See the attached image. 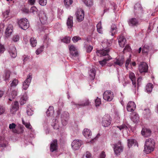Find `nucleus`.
I'll list each match as a JSON object with an SVG mask.
<instances>
[{"label":"nucleus","mask_w":158,"mask_h":158,"mask_svg":"<svg viewBox=\"0 0 158 158\" xmlns=\"http://www.w3.org/2000/svg\"><path fill=\"white\" fill-rule=\"evenodd\" d=\"M18 24L21 28L26 30L29 27V22L28 20L26 19H22L18 21Z\"/></svg>","instance_id":"f257e3e1"},{"label":"nucleus","mask_w":158,"mask_h":158,"mask_svg":"<svg viewBox=\"0 0 158 158\" xmlns=\"http://www.w3.org/2000/svg\"><path fill=\"white\" fill-rule=\"evenodd\" d=\"M111 118L110 116L108 114L104 115L102 118V125L105 127L109 126L111 123Z\"/></svg>","instance_id":"f03ea898"},{"label":"nucleus","mask_w":158,"mask_h":158,"mask_svg":"<svg viewBox=\"0 0 158 158\" xmlns=\"http://www.w3.org/2000/svg\"><path fill=\"white\" fill-rule=\"evenodd\" d=\"M114 98L113 93L110 90H107L105 91L103 94V99L107 101H110Z\"/></svg>","instance_id":"7ed1b4c3"},{"label":"nucleus","mask_w":158,"mask_h":158,"mask_svg":"<svg viewBox=\"0 0 158 158\" xmlns=\"http://www.w3.org/2000/svg\"><path fill=\"white\" fill-rule=\"evenodd\" d=\"M153 46L151 44H145L142 48L143 53H151L153 52Z\"/></svg>","instance_id":"20e7f679"},{"label":"nucleus","mask_w":158,"mask_h":158,"mask_svg":"<svg viewBox=\"0 0 158 158\" xmlns=\"http://www.w3.org/2000/svg\"><path fill=\"white\" fill-rule=\"evenodd\" d=\"M75 15L77 19L78 22H80L83 20L85 14L84 10L82 9L79 8L78 9Z\"/></svg>","instance_id":"39448f33"},{"label":"nucleus","mask_w":158,"mask_h":158,"mask_svg":"<svg viewBox=\"0 0 158 158\" xmlns=\"http://www.w3.org/2000/svg\"><path fill=\"white\" fill-rule=\"evenodd\" d=\"M69 117V114L68 112L64 111L62 113L61 119V123L63 125L65 126L67 124Z\"/></svg>","instance_id":"423d86ee"},{"label":"nucleus","mask_w":158,"mask_h":158,"mask_svg":"<svg viewBox=\"0 0 158 158\" xmlns=\"http://www.w3.org/2000/svg\"><path fill=\"white\" fill-rule=\"evenodd\" d=\"M82 144V141L79 139L74 140L71 143V146L72 148L75 150H78Z\"/></svg>","instance_id":"0eeeda50"},{"label":"nucleus","mask_w":158,"mask_h":158,"mask_svg":"<svg viewBox=\"0 0 158 158\" xmlns=\"http://www.w3.org/2000/svg\"><path fill=\"white\" fill-rule=\"evenodd\" d=\"M72 103V105H74L75 107L79 108L88 106L90 103V102L89 101V99H85L82 101L81 103L77 104L74 102Z\"/></svg>","instance_id":"6e6552de"},{"label":"nucleus","mask_w":158,"mask_h":158,"mask_svg":"<svg viewBox=\"0 0 158 158\" xmlns=\"http://www.w3.org/2000/svg\"><path fill=\"white\" fill-rule=\"evenodd\" d=\"M114 151L116 155H119L120 153L123 151V147L121 145L120 142L114 145Z\"/></svg>","instance_id":"1a4fd4ad"},{"label":"nucleus","mask_w":158,"mask_h":158,"mask_svg":"<svg viewBox=\"0 0 158 158\" xmlns=\"http://www.w3.org/2000/svg\"><path fill=\"white\" fill-rule=\"evenodd\" d=\"M148 68V66L146 63L142 62L139 64L138 69L139 72L142 73L147 72Z\"/></svg>","instance_id":"9d476101"},{"label":"nucleus","mask_w":158,"mask_h":158,"mask_svg":"<svg viewBox=\"0 0 158 158\" xmlns=\"http://www.w3.org/2000/svg\"><path fill=\"white\" fill-rule=\"evenodd\" d=\"M39 18L41 23L44 24L47 22L48 17L44 11H41L39 14Z\"/></svg>","instance_id":"9b49d317"},{"label":"nucleus","mask_w":158,"mask_h":158,"mask_svg":"<svg viewBox=\"0 0 158 158\" xmlns=\"http://www.w3.org/2000/svg\"><path fill=\"white\" fill-rule=\"evenodd\" d=\"M57 140L56 139L53 140L51 143L50 150L51 152H56L58 148V144Z\"/></svg>","instance_id":"f8f14e48"},{"label":"nucleus","mask_w":158,"mask_h":158,"mask_svg":"<svg viewBox=\"0 0 158 158\" xmlns=\"http://www.w3.org/2000/svg\"><path fill=\"white\" fill-rule=\"evenodd\" d=\"M31 79L32 77L31 75H28L26 79L23 83V89L25 90L27 89L31 82Z\"/></svg>","instance_id":"ddd939ff"},{"label":"nucleus","mask_w":158,"mask_h":158,"mask_svg":"<svg viewBox=\"0 0 158 158\" xmlns=\"http://www.w3.org/2000/svg\"><path fill=\"white\" fill-rule=\"evenodd\" d=\"M69 49L70 51V54L71 56H77L78 53L76 48L73 45L69 46Z\"/></svg>","instance_id":"4468645a"},{"label":"nucleus","mask_w":158,"mask_h":158,"mask_svg":"<svg viewBox=\"0 0 158 158\" xmlns=\"http://www.w3.org/2000/svg\"><path fill=\"white\" fill-rule=\"evenodd\" d=\"M109 51V49L108 48L106 49H103L101 50H98L96 52V53L98 56L101 57L108 55Z\"/></svg>","instance_id":"2eb2a0df"},{"label":"nucleus","mask_w":158,"mask_h":158,"mask_svg":"<svg viewBox=\"0 0 158 158\" xmlns=\"http://www.w3.org/2000/svg\"><path fill=\"white\" fill-rule=\"evenodd\" d=\"M135 108L136 105L133 102H129L127 105V109L128 111H133L135 110Z\"/></svg>","instance_id":"dca6fc26"},{"label":"nucleus","mask_w":158,"mask_h":158,"mask_svg":"<svg viewBox=\"0 0 158 158\" xmlns=\"http://www.w3.org/2000/svg\"><path fill=\"white\" fill-rule=\"evenodd\" d=\"M9 52L10 56L13 58H15L17 56V51L15 47L12 46L10 48Z\"/></svg>","instance_id":"f3484780"},{"label":"nucleus","mask_w":158,"mask_h":158,"mask_svg":"<svg viewBox=\"0 0 158 158\" xmlns=\"http://www.w3.org/2000/svg\"><path fill=\"white\" fill-rule=\"evenodd\" d=\"M118 42L120 47L123 48L126 43V39L122 35L120 36L118 39Z\"/></svg>","instance_id":"a211bd4d"},{"label":"nucleus","mask_w":158,"mask_h":158,"mask_svg":"<svg viewBox=\"0 0 158 158\" xmlns=\"http://www.w3.org/2000/svg\"><path fill=\"white\" fill-rule=\"evenodd\" d=\"M129 77L132 82V84L135 88L136 86V77L135 74L132 72H129Z\"/></svg>","instance_id":"6ab92c4d"},{"label":"nucleus","mask_w":158,"mask_h":158,"mask_svg":"<svg viewBox=\"0 0 158 158\" xmlns=\"http://www.w3.org/2000/svg\"><path fill=\"white\" fill-rule=\"evenodd\" d=\"M83 134L84 136L87 139L91 138L92 134L90 130L87 128L84 129L83 131Z\"/></svg>","instance_id":"aec40b11"},{"label":"nucleus","mask_w":158,"mask_h":158,"mask_svg":"<svg viewBox=\"0 0 158 158\" xmlns=\"http://www.w3.org/2000/svg\"><path fill=\"white\" fill-rule=\"evenodd\" d=\"M13 26L11 24H9L5 31L6 36L7 37H9L12 32Z\"/></svg>","instance_id":"412c9836"},{"label":"nucleus","mask_w":158,"mask_h":158,"mask_svg":"<svg viewBox=\"0 0 158 158\" xmlns=\"http://www.w3.org/2000/svg\"><path fill=\"white\" fill-rule=\"evenodd\" d=\"M151 130L147 128H143L141 131L142 135L145 137H148L151 135Z\"/></svg>","instance_id":"4be33fe9"},{"label":"nucleus","mask_w":158,"mask_h":158,"mask_svg":"<svg viewBox=\"0 0 158 158\" xmlns=\"http://www.w3.org/2000/svg\"><path fill=\"white\" fill-rule=\"evenodd\" d=\"M128 141V146L129 148H130L132 146H137L138 147V145L137 143L136 140L133 139H128L127 140Z\"/></svg>","instance_id":"5701e85b"},{"label":"nucleus","mask_w":158,"mask_h":158,"mask_svg":"<svg viewBox=\"0 0 158 158\" xmlns=\"http://www.w3.org/2000/svg\"><path fill=\"white\" fill-rule=\"evenodd\" d=\"M19 108V103L18 102L15 101L12 105V108L10 109V112L12 114H14L18 110Z\"/></svg>","instance_id":"b1692460"},{"label":"nucleus","mask_w":158,"mask_h":158,"mask_svg":"<svg viewBox=\"0 0 158 158\" xmlns=\"http://www.w3.org/2000/svg\"><path fill=\"white\" fill-rule=\"evenodd\" d=\"M128 23L130 26H136L139 24L138 21L135 18H132L129 19Z\"/></svg>","instance_id":"393cba45"},{"label":"nucleus","mask_w":158,"mask_h":158,"mask_svg":"<svg viewBox=\"0 0 158 158\" xmlns=\"http://www.w3.org/2000/svg\"><path fill=\"white\" fill-rule=\"evenodd\" d=\"M124 62V58L123 56L121 57H119L117 59H116V60L114 62V63L115 65H118L119 66H121L123 64Z\"/></svg>","instance_id":"a878e982"},{"label":"nucleus","mask_w":158,"mask_h":158,"mask_svg":"<svg viewBox=\"0 0 158 158\" xmlns=\"http://www.w3.org/2000/svg\"><path fill=\"white\" fill-rule=\"evenodd\" d=\"M73 17L71 16L69 17L67 21V25L69 29L72 28L73 26Z\"/></svg>","instance_id":"bb28decb"},{"label":"nucleus","mask_w":158,"mask_h":158,"mask_svg":"<svg viewBox=\"0 0 158 158\" xmlns=\"http://www.w3.org/2000/svg\"><path fill=\"white\" fill-rule=\"evenodd\" d=\"M16 127V124L14 123H12L10 124L9 125V128L10 129H12V131L13 132L15 133L19 134L22 133L23 132V131H22L21 132H19L17 131L15 128Z\"/></svg>","instance_id":"cd10ccee"},{"label":"nucleus","mask_w":158,"mask_h":158,"mask_svg":"<svg viewBox=\"0 0 158 158\" xmlns=\"http://www.w3.org/2000/svg\"><path fill=\"white\" fill-rule=\"evenodd\" d=\"M155 144L154 141L153 139H148L146 140L145 145L150 146V147H154Z\"/></svg>","instance_id":"c85d7f7f"},{"label":"nucleus","mask_w":158,"mask_h":158,"mask_svg":"<svg viewBox=\"0 0 158 158\" xmlns=\"http://www.w3.org/2000/svg\"><path fill=\"white\" fill-rule=\"evenodd\" d=\"M47 115L48 117H51L53 116L54 114L53 107L52 106H50L46 112Z\"/></svg>","instance_id":"c756f323"},{"label":"nucleus","mask_w":158,"mask_h":158,"mask_svg":"<svg viewBox=\"0 0 158 158\" xmlns=\"http://www.w3.org/2000/svg\"><path fill=\"white\" fill-rule=\"evenodd\" d=\"M115 127L118 129L120 131H123V130H126L128 129V124L127 123H123L120 126H116Z\"/></svg>","instance_id":"7c9ffc66"},{"label":"nucleus","mask_w":158,"mask_h":158,"mask_svg":"<svg viewBox=\"0 0 158 158\" xmlns=\"http://www.w3.org/2000/svg\"><path fill=\"white\" fill-rule=\"evenodd\" d=\"M27 94L25 93L21 97L20 100V103L21 105H23L26 103L27 100Z\"/></svg>","instance_id":"2f4dec72"},{"label":"nucleus","mask_w":158,"mask_h":158,"mask_svg":"<svg viewBox=\"0 0 158 158\" xmlns=\"http://www.w3.org/2000/svg\"><path fill=\"white\" fill-rule=\"evenodd\" d=\"M154 150V147H150V146H147L145 145L144 151L147 153L148 154Z\"/></svg>","instance_id":"473e14b6"},{"label":"nucleus","mask_w":158,"mask_h":158,"mask_svg":"<svg viewBox=\"0 0 158 158\" xmlns=\"http://www.w3.org/2000/svg\"><path fill=\"white\" fill-rule=\"evenodd\" d=\"M52 126L54 129H58L59 128V125L58 123V121L56 119H54L52 120Z\"/></svg>","instance_id":"72a5a7b5"},{"label":"nucleus","mask_w":158,"mask_h":158,"mask_svg":"<svg viewBox=\"0 0 158 158\" xmlns=\"http://www.w3.org/2000/svg\"><path fill=\"white\" fill-rule=\"evenodd\" d=\"M134 8L136 12H140L142 11V8L140 4L139 3H138L135 4Z\"/></svg>","instance_id":"f704fd0d"},{"label":"nucleus","mask_w":158,"mask_h":158,"mask_svg":"<svg viewBox=\"0 0 158 158\" xmlns=\"http://www.w3.org/2000/svg\"><path fill=\"white\" fill-rule=\"evenodd\" d=\"M131 119L134 123H137L139 120V115L137 114L133 113Z\"/></svg>","instance_id":"c9c22d12"},{"label":"nucleus","mask_w":158,"mask_h":158,"mask_svg":"<svg viewBox=\"0 0 158 158\" xmlns=\"http://www.w3.org/2000/svg\"><path fill=\"white\" fill-rule=\"evenodd\" d=\"M10 73L9 71H6L5 75L3 76V80L6 82L8 81L10 76Z\"/></svg>","instance_id":"e433bc0d"},{"label":"nucleus","mask_w":158,"mask_h":158,"mask_svg":"<svg viewBox=\"0 0 158 158\" xmlns=\"http://www.w3.org/2000/svg\"><path fill=\"white\" fill-rule=\"evenodd\" d=\"M143 114L144 116L146 118H148L150 116V111L149 109L146 108L144 109L143 112Z\"/></svg>","instance_id":"4c0bfd02"},{"label":"nucleus","mask_w":158,"mask_h":158,"mask_svg":"<svg viewBox=\"0 0 158 158\" xmlns=\"http://www.w3.org/2000/svg\"><path fill=\"white\" fill-rule=\"evenodd\" d=\"M152 84L151 83H149L146 85V91L147 93H150L152 91Z\"/></svg>","instance_id":"58836bf2"},{"label":"nucleus","mask_w":158,"mask_h":158,"mask_svg":"<svg viewBox=\"0 0 158 158\" xmlns=\"http://www.w3.org/2000/svg\"><path fill=\"white\" fill-rule=\"evenodd\" d=\"M89 76L91 77V79L94 80L96 74L95 70L94 69H92L90 70L89 72Z\"/></svg>","instance_id":"ea45409f"},{"label":"nucleus","mask_w":158,"mask_h":158,"mask_svg":"<svg viewBox=\"0 0 158 158\" xmlns=\"http://www.w3.org/2000/svg\"><path fill=\"white\" fill-rule=\"evenodd\" d=\"M30 44L32 47H34L36 46L37 44V40L34 37L31 38L30 40Z\"/></svg>","instance_id":"a19ab883"},{"label":"nucleus","mask_w":158,"mask_h":158,"mask_svg":"<svg viewBox=\"0 0 158 158\" xmlns=\"http://www.w3.org/2000/svg\"><path fill=\"white\" fill-rule=\"evenodd\" d=\"M111 35L113 36L117 32V27L115 24H112L111 27Z\"/></svg>","instance_id":"79ce46f5"},{"label":"nucleus","mask_w":158,"mask_h":158,"mask_svg":"<svg viewBox=\"0 0 158 158\" xmlns=\"http://www.w3.org/2000/svg\"><path fill=\"white\" fill-rule=\"evenodd\" d=\"M111 59V58L110 57L108 56V58H105L102 61H99V62L102 66H103L106 64L107 63V61H109Z\"/></svg>","instance_id":"37998d69"},{"label":"nucleus","mask_w":158,"mask_h":158,"mask_svg":"<svg viewBox=\"0 0 158 158\" xmlns=\"http://www.w3.org/2000/svg\"><path fill=\"white\" fill-rule=\"evenodd\" d=\"M110 44L111 41L110 40L105 39L102 42V46L105 48L106 47V46L107 47L110 46Z\"/></svg>","instance_id":"c03bdc74"},{"label":"nucleus","mask_w":158,"mask_h":158,"mask_svg":"<svg viewBox=\"0 0 158 158\" xmlns=\"http://www.w3.org/2000/svg\"><path fill=\"white\" fill-rule=\"evenodd\" d=\"M85 4L87 6H91L93 5L92 0H82Z\"/></svg>","instance_id":"a18cd8bd"},{"label":"nucleus","mask_w":158,"mask_h":158,"mask_svg":"<svg viewBox=\"0 0 158 158\" xmlns=\"http://www.w3.org/2000/svg\"><path fill=\"white\" fill-rule=\"evenodd\" d=\"M73 2V0H64V5L67 8L71 5Z\"/></svg>","instance_id":"49530a36"},{"label":"nucleus","mask_w":158,"mask_h":158,"mask_svg":"<svg viewBox=\"0 0 158 158\" xmlns=\"http://www.w3.org/2000/svg\"><path fill=\"white\" fill-rule=\"evenodd\" d=\"M22 119L23 124L26 127L27 129H31L32 128V127L29 122H25L23 120V118H22Z\"/></svg>","instance_id":"de8ad7c7"},{"label":"nucleus","mask_w":158,"mask_h":158,"mask_svg":"<svg viewBox=\"0 0 158 158\" xmlns=\"http://www.w3.org/2000/svg\"><path fill=\"white\" fill-rule=\"evenodd\" d=\"M19 81L18 79H15L10 84V87H16L18 84Z\"/></svg>","instance_id":"09e8293b"},{"label":"nucleus","mask_w":158,"mask_h":158,"mask_svg":"<svg viewBox=\"0 0 158 158\" xmlns=\"http://www.w3.org/2000/svg\"><path fill=\"white\" fill-rule=\"evenodd\" d=\"M17 92L16 90H13L12 91L11 95L12 96V99L11 98H9V100L10 101H11L12 100V99H13L15 98L16 96L17 95Z\"/></svg>","instance_id":"8fccbe9b"},{"label":"nucleus","mask_w":158,"mask_h":158,"mask_svg":"<svg viewBox=\"0 0 158 158\" xmlns=\"http://www.w3.org/2000/svg\"><path fill=\"white\" fill-rule=\"evenodd\" d=\"M44 48V46L42 45L38 49L35 51V53L37 55H39L43 51Z\"/></svg>","instance_id":"3c124183"},{"label":"nucleus","mask_w":158,"mask_h":158,"mask_svg":"<svg viewBox=\"0 0 158 158\" xmlns=\"http://www.w3.org/2000/svg\"><path fill=\"white\" fill-rule=\"evenodd\" d=\"M12 40L14 42H17L18 41L19 39V35H14L12 38Z\"/></svg>","instance_id":"603ef678"},{"label":"nucleus","mask_w":158,"mask_h":158,"mask_svg":"<svg viewBox=\"0 0 158 158\" xmlns=\"http://www.w3.org/2000/svg\"><path fill=\"white\" fill-rule=\"evenodd\" d=\"M71 38L69 37H65L62 40V41L64 43L68 44L70 42Z\"/></svg>","instance_id":"864d4df0"},{"label":"nucleus","mask_w":158,"mask_h":158,"mask_svg":"<svg viewBox=\"0 0 158 158\" xmlns=\"http://www.w3.org/2000/svg\"><path fill=\"white\" fill-rule=\"evenodd\" d=\"M37 10H38L36 7L33 6L31 8L30 10V12L31 13H32L34 14L36 13Z\"/></svg>","instance_id":"5fc2aeb1"},{"label":"nucleus","mask_w":158,"mask_h":158,"mask_svg":"<svg viewBox=\"0 0 158 158\" xmlns=\"http://www.w3.org/2000/svg\"><path fill=\"white\" fill-rule=\"evenodd\" d=\"M27 113L29 116H31L33 114V112L31 109L28 107L27 108Z\"/></svg>","instance_id":"6e6d98bb"},{"label":"nucleus","mask_w":158,"mask_h":158,"mask_svg":"<svg viewBox=\"0 0 158 158\" xmlns=\"http://www.w3.org/2000/svg\"><path fill=\"white\" fill-rule=\"evenodd\" d=\"M39 4L42 6H44L47 3V0H39Z\"/></svg>","instance_id":"4d7b16f0"},{"label":"nucleus","mask_w":158,"mask_h":158,"mask_svg":"<svg viewBox=\"0 0 158 158\" xmlns=\"http://www.w3.org/2000/svg\"><path fill=\"white\" fill-rule=\"evenodd\" d=\"M95 103L96 106H99L101 104V99L97 97L95 100Z\"/></svg>","instance_id":"13d9d810"},{"label":"nucleus","mask_w":158,"mask_h":158,"mask_svg":"<svg viewBox=\"0 0 158 158\" xmlns=\"http://www.w3.org/2000/svg\"><path fill=\"white\" fill-rule=\"evenodd\" d=\"M5 111V108L3 106L0 105V115L3 114Z\"/></svg>","instance_id":"bf43d9fd"},{"label":"nucleus","mask_w":158,"mask_h":158,"mask_svg":"<svg viewBox=\"0 0 158 158\" xmlns=\"http://www.w3.org/2000/svg\"><path fill=\"white\" fill-rule=\"evenodd\" d=\"M81 40V38L79 36H74L72 39V40L74 43H76L78 41Z\"/></svg>","instance_id":"052dcab7"},{"label":"nucleus","mask_w":158,"mask_h":158,"mask_svg":"<svg viewBox=\"0 0 158 158\" xmlns=\"http://www.w3.org/2000/svg\"><path fill=\"white\" fill-rule=\"evenodd\" d=\"M131 59L130 58L128 59L126 61L125 64V67L127 69H128V66L130 63Z\"/></svg>","instance_id":"680f3d73"},{"label":"nucleus","mask_w":158,"mask_h":158,"mask_svg":"<svg viewBox=\"0 0 158 158\" xmlns=\"http://www.w3.org/2000/svg\"><path fill=\"white\" fill-rule=\"evenodd\" d=\"M30 59V56H28L24 55L23 56V60L24 62H25L27 61Z\"/></svg>","instance_id":"e2e57ef3"},{"label":"nucleus","mask_w":158,"mask_h":158,"mask_svg":"<svg viewBox=\"0 0 158 158\" xmlns=\"http://www.w3.org/2000/svg\"><path fill=\"white\" fill-rule=\"evenodd\" d=\"M93 47L92 46L89 45L88 46V47L87 48V52H90L93 49Z\"/></svg>","instance_id":"0e129e2a"},{"label":"nucleus","mask_w":158,"mask_h":158,"mask_svg":"<svg viewBox=\"0 0 158 158\" xmlns=\"http://www.w3.org/2000/svg\"><path fill=\"white\" fill-rule=\"evenodd\" d=\"M106 157V154L105 152H102L100 154L98 158H105Z\"/></svg>","instance_id":"69168bd1"},{"label":"nucleus","mask_w":158,"mask_h":158,"mask_svg":"<svg viewBox=\"0 0 158 158\" xmlns=\"http://www.w3.org/2000/svg\"><path fill=\"white\" fill-rule=\"evenodd\" d=\"M5 51L4 46L1 44L0 45V53H3Z\"/></svg>","instance_id":"338daca9"},{"label":"nucleus","mask_w":158,"mask_h":158,"mask_svg":"<svg viewBox=\"0 0 158 158\" xmlns=\"http://www.w3.org/2000/svg\"><path fill=\"white\" fill-rule=\"evenodd\" d=\"M22 11L25 13H28L29 12V10L27 8H23L22 9Z\"/></svg>","instance_id":"774afa93"}]
</instances>
